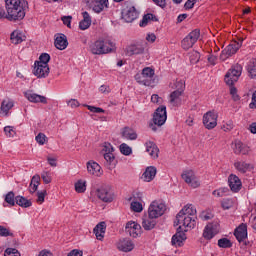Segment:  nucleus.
Wrapping results in <instances>:
<instances>
[{"label": "nucleus", "instance_id": "obj_1", "mask_svg": "<svg viewBox=\"0 0 256 256\" xmlns=\"http://www.w3.org/2000/svg\"><path fill=\"white\" fill-rule=\"evenodd\" d=\"M5 9L8 21H23L29 3L27 0H5Z\"/></svg>", "mask_w": 256, "mask_h": 256}, {"label": "nucleus", "instance_id": "obj_2", "mask_svg": "<svg viewBox=\"0 0 256 256\" xmlns=\"http://www.w3.org/2000/svg\"><path fill=\"white\" fill-rule=\"evenodd\" d=\"M92 55H107L115 51V44L110 39L97 40L89 46Z\"/></svg>", "mask_w": 256, "mask_h": 256}, {"label": "nucleus", "instance_id": "obj_3", "mask_svg": "<svg viewBox=\"0 0 256 256\" xmlns=\"http://www.w3.org/2000/svg\"><path fill=\"white\" fill-rule=\"evenodd\" d=\"M139 17V10L135 8L133 2L125 1L124 8L122 10V19L126 21V23H133L135 19Z\"/></svg>", "mask_w": 256, "mask_h": 256}, {"label": "nucleus", "instance_id": "obj_4", "mask_svg": "<svg viewBox=\"0 0 256 256\" xmlns=\"http://www.w3.org/2000/svg\"><path fill=\"white\" fill-rule=\"evenodd\" d=\"M167 206L161 200L153 201L148 208V215L151 219H159L162 215H165Z\"/></svg>", "mask_w": 256, "mask_h": 256}, {"label": "nucleus", "instance_id": "obj_5", "mask_svg": "<svg viewBox=\"0 0 256 256\" xmlns=\"http://www.w3.org/2000/svg\"><path fill=\"white\" fill-rule=\"evenodd\" d=\"M153 77H155V70L153 68L146 67L142 70L141 75H136V81L146 87H151L153 86V83H155Z\"/></svg>", "mask_w": 256, "mask_h": 256}, {"label": "nucleus", "instance_id": "obj_6", "mask_svg": "<svg viewBox=\"0 0 256 256\" xmlns=\"http://www.w3.org/2000/svg\"><path fill=\"white\" fill-rule=\"evenodd\" d=\"M96 195L104 203H112L113 199H115V193L111 185H102L97 189Z\"/></svg>", "mask_w": 256, "mask_h": 256}, {"label": "nucleus", "instance_id": "obj_7", "mask_svg": "<svg viewBox=\"0 0 256 256\" xmlns=\"http://www.w3.org/2000/svg\"><path fill=\"white\" fill-rule=\"evenodd\" d=\"M242 71L243 68L241 67V65H236L229 69L224 78L226 85H229V87H233L235 83L239 81V77H241Z\"/></svg>", "mask_w": 256, "mask_h": 256}, {"label": "nucleus", "instance_id": "obj_8", "mask_svg": "<svg viewBox=\"0 0 256 256\" xmlns=\"http://www.w3.org/2000/svg\"><path fill=\"white\" fill-rule=\"evenodd\" d=\"M176 90L170 94V103L174 107L181 105V95L185 91V82L183 80L176 81L175 83Z\"/></svg>", "mask_w": 256, "mask_h": 256}, {"label": "nucleus", "instance_id": "obj_9", "mask_svg": "<svg viewBox=\"0 0 256 256\" xmlns=\"http://www.w3.org/2000/svg\"><path fill=\"white\" fill-rule=\"evenodd\" d=\"M197 217L185 216L183 212H179L176 215V221H174V225H182L183 227H188L189 229H193L197 222L195 221Z\"/></svg>", "mask_w": 256, "mask_h": 256}, {"label": "nucleus", "instance_id": "obj_10", "mask_svg": "<svg viewBox=\"0 0 256 256\" xmlns=\"http://www.w3.org/2000/svg\"><path fill=\"white\" fill-rule=\"evenodd\" d=\"M201 35V32L199 29H195L192 32H190L183 40H182V48L186 51L191 49L195 43L199 40V37Z\"/></svg>", "mask_w": 256, "mask_h": 256}, {"label": "nucleus", "instance_id": "obj_11", "mask_svg": "<svg viewBox=\"0 0 256 256\" xmlns=\"http://www.w3.org/2000/svg\"><path fill=\"white\" fill-rule=\"evenodd\" d=\"M152 121L154 125H157V127L165 125V121H167V107H158L154 112Z\"/></svg>", "mask_w": 256, "mask_h": 256}, {"label": "nucleus", "instance_id": "obj_12", "mask_svg": "<svg viewBox=\"0 0 256 256\" xmlns=\"http://www.w3.org/2000/svg\"><path fill=\"white\" fill-rule=\"evenodd\" d=\"M239 49H241V44L239 42H237V41L231 42L222 51V53L220 55V59L222 61H227V59H229V57H232V55H235V53H237V51H239Z\"/></svg>", "mask_w": 256, "mask_h": 256}, {"label": "nucleus", "instance_id": "obj_13", "mask_svg": "<svg viewBox=\"0 0 256 256\" xmlns=\"http://www.w3.org/2000/svg\"><path fill=\"white\" fill-rule=\"evenodd\" d=\"M219 115L215 111H209L203 116V123L206 129H215Z\"/></svg>", "mask_w": 256, "mask_h": 256}, {"label": "nucleus", "instance_id": "obj_14", "mask_svg": "<svg viewBox=\"0 0 256 256\" xmlns=\"http://www.w3.org/2000/svg\"><path fill=\"white\" fill-rule=\"evenodd\" d=\"M181 177L185 181V183L190 185V187H192L193 189H197V187L201 185V183L197 179V176H195V172H193V170L184 171Z\"/></svg>", "mask_w": 256, "mask_h": 256}, {"label": "nucleus", "instance_id": "obj_15", "mask_svg": "<svg viewBox=\"0 0 256 256\" xmlns=\"http://www.w3.org/2000/svg\"><path fill=\"white\" fill-rule=\"evenodd\" d=\"M145 53V44L143 42H136L126 47V54L129 57L133 55H143Z\"/></svg>", "mask_w": 256, "mask_h": 256}, {"label": "nucleus", "instance_id": "obj_16", "mask_svg": "<svg viewBox=\"0 0 256 256\" xmlns=\"http://www.w3.org/2000/svg\"><path fill=\"white\" fill-rule=\"evenodd\" d=\"M228 185L232 193H239L240 189L243 187L241 179L235 174H230L228 177Z\"/></svg>", "mask_w": 256, "mask_h": 256}, {"label": "nucleus", "instance_id": "obj_17", "mask_svg": "<svg viewBox=\"0 0 256 256\" xmlns=\"http://www.w3.org/2000/svg\"><path fill=\"white\" fill-rule=\"evenodd\" d=\"M234 236L236 237L239 243H245V245H247V243L245 242L247 241V224L245 223L240 224L235 229Z\"/></svg>", "mask_w": 256, "mask_h": 256}, {"label": "nucleus", "instance_id": "obj_18", "mask_svg": "<svg viewBox=\"0 0 256 256\" xmlns=\"http://www.w3.org/2000/svg\"><path fill=\"white\" fill-rule=\"evenodd\" d=\"M217 233H219V225L209 223L204 229L203 237L204 239L211 240L215 235H217Z\"/></svg>", "mask_w": 256, "mask_h": 256}, {"label": "nucleus", "instance_id": "obj_19", "mask_svg": "<svg viewBox=\"0 0 256 256\" xmlns=\"http://www.w3.org/2000/svg\"><path fill=\"white\" fill-rule=\"evenodd\" d=\"M125 231L130 235V237H139V235H141V225L135 222H128L126 224Z\"/></svg>", "mask_w": 256, "mask_h": 256}, {"label": "nucleus", "instance_id": "obj_20", "mask_svg": "<svg viewBox=\"0 0 256 256\" xmlns=\"http://www.w3.org/2000/svg\"><path fill=\"white\" fill-rule=\"evenodd\" d=\"M34 75L38 78H45L49 76V65L39 64L35 62Z\"/></svg>", "mask_w": 256, "mask_h": 256}, {"label": "nucleus", "instance_id": "obj_21", "mask_svg": "<svg viewBox=\"0 0 256 256\" xmlns=\"http://www.w3.org/2000/svg\"><path fill=\"white\" fill-rule=\"evenodd\" d=\"M26 99L30 101V103H42L43 105H47V97L41 96L37 93H33L31 91L26 92L25 94Z\"/></svg>", "mask_w": 256, "mask_h": 256}, {"label": "nucleus", "instance_id": "obj_22", "mask_svg": "<svg viewBox=\"0 0 256 256\" xmlns=\"http://www.w3.org/2000/svg\"><path fill=\"white\" fill-rule=\"evenodd\" d=\"M185 239H187V236L185 235V232H183V230H181V226H179L176 234H174L172 236L171 243L175 247H181V245H183V241H185Z\"/></svg>", "mask_w": 256, "mask_h": 256}, {"label": "nucleus", "instance_id": "obj_23", "mask_svg": "<svg viewBox=\"0 0 256 256\" xmlns=\"http://www.w3.org/2000/svg\"><path fill=\"white\" fill-rule=\"evenodd\" d=\"M106 230L107 224H105V222H100L94 227L93 233L96 235V239H98V241H103Z\"/></svg>", "mask_w": 256, "mask_h": 256}, {"label": "nucleus", "instance_id": "obj_24", "mask_svg": "<svg viewBox=\"0 0 256 256\" xmlns=\"http://www.w3.org/2000/svg\"><path fill=\"white\" fill-rule=\"evenodd\" d=\"M87 170L90 175H94L95 177H101L103 175V170H101V166L97 162H88Z\"/></svg>", "mask_w": 256, "mask_h": 256}, {"label": "nucleus", "instance_id": "obj_25", "mask_svg": "<svg viewBox=\"0 0 256 256\" xmlns=\"http://www.w3.org/2000/svg\"><path fill=\"white\" fill-rule=\"evenodd\" d=\"M54 45L56 49H59L60 51L67 49L69 45V42L67 41V36H65V34H59L58 36H56Z\"/></svg>", "mask_w": 256, "mask_h": 256}, {"label": "nucleus", "instance_id": "obj_26", "mask_svg": "<svg viewBox=\"0 0 256 256\" xmlns=\"http://www.w3.org/2000/svg\"><path fill=\"white\" fill-rule=\"evenodd\" d=\"M146 151L149 153L152 159H157L159 157V147L153 141H147L145 143Z\"/></svg>", "mask_w": 256, "mask_h": 256}, {"label": "nucleus", "instance_id": "obj_27", "mask_svg": "<svg viewBox=\"0 0 256 256\" xmlns=\"http://www.w3.org/2000/svg\"><path fill=\"white\" fill-rule=\"evenodd\" d=\"M119 251H123L124 253H129V251H133L135 248V244L129 239H122L118 242L117 245Z\"/></svg>", "mask_w": 256, "mask_h": 256}, {"label": "nucleus", "instance_id": "obj_28", "mask_svg": "<svg viewBox=\"0 0 256 256\" xmlns=\"http://www.w3.org/2000/svg\"><path fill=\"white\" fill-rule=\"evenodd\" d=\"M155 175H157V168L154 166H149L146 168L145 172L142 175V179L147 183L153 181L155 179Z\"/></svg>", "mask_w": 256, "mask_h": 256}, {"label": "nucleus", "instance_id": "obj_29", "mask_svg": "<svg viewBox=\"0 0 256 256\" xmlns=\"http://www.w3.org/2000/svg\"><path fill=\"white\" fill-rule=\"evenodd\" d=\"M109 8V0H95L93 5L94 13H101Z\"/></svg>", "mask_w": 256, "mask_h": 256}, {"label": "nucleus", "instance_id": "obj_30", "mask_svg": "<svg viewBox=\"0 0 256 256\" xmlns=\"http://www.w3.org/2000/svg\"><path fill=\"white\" fill-rule=\"evenodd\" d=\"M234 153L236 155H247L249 153V146L243 144L241 141H236Z\"/></svg>", "mask_w": 256, "mask_h": 256}, {"label": "nucleus", "instance_id": "obj_31", "mask_svg": "<svg viewBox=\"0 0 256 256\" xmlns=\"http://www.w3.org/2000/svg\"><path fill=\"white\" fill-rule=\"evenodd\" d=\"M155 225H157V218H151L148 215V218H144L142 221V227L145 231H151V229H155Z\"/></svg>", "mask_w": 256, "mask_h": 256}, {"label": "nucleus", "instance_id": "obj_32", "mask_svg": "<svg viewBox=\"0 0 256 256\" xmlns=\"http://www.w3.org/2000/svg\"><path fill=\"white\" fill-rule=\"evenodd\" d=\"M122 137L124 139H128L130 141H135L137 139V132L129 127H124L121 132Z\"/></svg>", "mask_w": 256, "mask_h": 256}, {"label": "nucleus", "instance_id": "obj_33", "mask_svg": "<svg viewBox=\"0 0 256 256\" xmlns=\"http://www.w3.org/2000/svg\"><path fill=\"white\" fill-rule=\"evenodd\" d=\"M14 105L15 104L10 99L3 100L2 103H1V107H0V114L1 115H8L9 111H11V109H13Z\"/></svg>", "mask_w": 256, "mask_h": 256}, {"label": "nucleus", "instance_id": "obj_34", "mask_svg": "<svg viewBox=\"0 0 256 256\" xmlns=\"http://www.w3.org/2000/svg\"><path fill=\"white\" fill-rule=\"evenodd\" d=\"M10 39L14 45H19V43H23V41H25V35L20 31L15 30L11 33Z\"/></svg>", "mask_w": 256, "mask_h": 256}, {"label": "nucleus", "instance_id": "obj_35", "mask_svg": "<svg viewBox=\"0 0 256 256\" xmlns=\"http://www.w3.org/2000/svg\"><path fill=\"white\" fill-rule=\"evenodd\" d=\"M180 213H182L184 217H197V210L191 204L184 206Z\"/></svg>", "mask_w": 256, "mask_h": 256}, {"label": "nucleus", "instance_id": "obj_36", "mask_svg": "<svg viewBox=\"0 0 256 256\" xmlns=\"http://www.w3.org/2000/svg\"><path fill=\"white\" fill-rule=\"evenodd\" d=\"M234 167L240 173H247V171L251 170V164L243 162V161L235 162Z\"/></svg>", "mask_w": 256, "mask_h": 256}, {"label": "nucleus", "instance_id": "obj_37", "mask_svg": "<svg viewBox=\"0 0 256 256\" xmlns=\"http://www.w3.org/2000/svg\"><path fill=\"white\" fill-rule=\"evenodd\" d=\"M151 21H159V19H157V16H155L154 14H145L142 18V21H140V27H147V25H149Z\"/></svg>", "mask_w": 256, "mask_h": 256}, {"label": "nucleus", "instance_id": "obj_38", "mask_svg": "<svg viewBox=\"0 0 256 256\" xmlns=\"http://www.w3.org/2000/svg\"><path fill=\"white\" fill-rule=\"evenodd\" d=\"M15 201H16V205H19V207H24L25 209H27V207H31L33 205L31 200H27V198H25L23 196H16Z\"/></svg>", "mask_w": 256, "mask_h": 256}, {"label": "nucleus", "instance_id": "obj_39", "mask_svg": "<svg viewBox=\"0 0 256 256\" xmlns=\"http://www.w3.org/2000/svg\"><path fill=\"white\" fill-rule=\"evenodd\" d=\"M247 71L251 79H256V60H250Z\"/></svg>", "mask_w": 256, "mask_h": 256}, {"label": "nucleus", "instance_id": "obj_40", "mask_svg": "<svg viewBox=\"0 0 256 256\" xmlns=\"http://www.w3.org/2000/svg\"><path fill=\"white\" fill-rule=\"evenodd\" d=\"M104 159L110 167H115L117 165V161L115 160V154L113 152L110 153H104Z\"/></svg>", "mask_w": 256, "mask_h": 256}, {"label": "nucleus", "instance_id": "obj_41", "mask_svg": "<svg viewBox=\"0 0 256 256\" xmlns=\"http://www.w3.org/2000/svg\"><path fill=\"white\" fill-rule=\"evenodd\" d=\"M75 191L76 193H85V191H87L86 182L83 180H78L75 183Z\"/></svg>", "mask_w": 256, "mask_h": 256}, {"label": "nucleus", "instance_id": "obj_42", "mask_svg": "<svg viewBox=\"0 0 256 256\" xmlns=\"http://www.w3.org/2000/svg\"><path fill=\"white\" fill-rule=\"evenodd\" d=\"M218 247L222 249H230V247H233V243L227 238H222L218 240Z\"/></svg>", "mask_w": 256, "mask_h": 256}, {"label": "nucleus", "instance_id": "obj_43", "mask_svg": "<svg viewBox=\"0 0 256 256\" xmlns=\"http://www.w3.org/2000/svg\"><path fill=\"white\" fill-rule=\"evenodd\" d=\"M212 195H214V197H226V195H229V188L223 187V188L214 190L212 192Z\"/></svg>", "mask_w": 256, "mask_h": 256}, {"label": "nucleus", "instance_id": "obj_44", "mask_svg": "<svg viewBox=\"0 0 256 256\" xmlns=\"http://www.w3.org/2000/svg\"><path fill=\"white\" fill-rule=\"evenodd\" d=\"M5 202L8 203L10 207H15V193L13 191H10L5 196Z\"/></svg>", "mask_w": 256, "mask_h": 256}, {"label": "nucleus", "instance_id": "obj_45", "mask_svg": "<svg viewBox=\"0 0 256 256\" xmlns=\"http://www.w3.org/2000/svg\"><path fill=\"white\" fill-rule=\"evenodd\" d=\"M40 61H37L38 65H49V61H51V56L48 53H43L39 57Z\"/></svg>", "mask_w": 256, "mask_h": 256}, {"label": "nucleus", "instance_id": "obj_46", "mask_svg": "<svg viewBox=\"0 0 256 256\" xmlns=\"http://www.w3.org/2000/svg\"><path fill=\"white\" fill-rule=\"evenodd\" d=\"M120 153H122V155L129 156L131 153H133V149H131V147H129V145L126 143H123L120 145Z\"/></svg>", "mask_w": 256, "mask_h": 256}, {"label": "nucleus", "instance_id": "obj_47", "mask_svg": "<svg viewBox=\"0 0 256 256\" xmlns=\"http://www.w3.org/2000/svg\"><path fill=\"white\" fill-rule=\"evenodd\" d=\"M131 209L135 213H141V211H143V204H141L140 202H137V201H133L131 203Z\"/></svg>", "mask_w": 256, "mask_h": 256}, {"label": "nucleus", "instance_id": "obj_48", "mask_svg": "<svg viewBox=\"0 0 256 256\" xmlns=\"http://www.w3.org/2000/svg\"><path fill=\"white\" fill-rule=\"evenodd\" d=\"M4 256H21L18 249L15 248H7L4 252Z\"/></svg>", "mask_w": 256, "mask_h": 256}, {"label": "nucleus", "instance_id": "obj_49", "mask_svg": "<svg viewBox=\"0 0 256 256\" xmlns=\"http://www.w3.org/2000/svg\"><path fill=\"white\" fill-rule=\"evenodd\" d=\"M234 203H233V199H224L221 202V206L223 209L227 210V209H231V207H233Z\"/></svg>", "mask_w": 256, "mask_h": 256}, {"label": "nucleus", "instance_id": "obj_50", "mask_svg": "<svg viewBox=\"0 0 256 256\" xmlns=\"http://www.w3.org/2000/svg\"><path fill=\"white\" fill-rule=\"evenodd\" d=\"M0 237H13V233L4 226H0Z\"/></svg>", "mask_w": 256, "mask_h": 256}, {"label": "nucleus", "instance_id": "obj_51", "mask_svg": "<svg viewBox=\"0 0 256 256\" xmlns=\"http://www.w3.org/2000/svg\"><path fill=\"white\" fill-rule=\"evenodd\" d=\"M36 141L38 144L43 145L44 143H47V136L44 133H39L36 136Z\"/></svg>", "mask_w": 256, "mask_h": 256}, {"label": "nucleus", "instance_id": "obj_52", "mask_svg": "<svg viewBox=\"0 0 256 256\" xmlns=\"http://www.w3.org/2000/svg\"><path fill=\"white\" fill-rule=\"evenodd\" d=\"M47 195V190H44L42 192H37V203L41 205V203H44L45 196Z\"/></svg>", "mask_w": 256, "mask_h": 256}, {"label": "nucleus", "instance_id": "obj_53", "mask_svg": "<svg viewBox=\"0 0 256 256\" xmlns=\"http://www.w3.org/2000/svg\"><path fill=\"white\" fill-rule=\"evenodd\" d=\"M41 178L46 185H49L52 181L51 174H49V172L42 173Z\"/></svg>", "mask_w": 256, "mask_h": 256}, {"label": "nucleus", "instance_id": "obj_54", "mask_svg": "<svg viewBox=\"0 0 256 256\" xmlns=\"http://www.w3.org/2000/svg\"><path fill=\"white\" fill-rule=\"evenodd\" d=\"M85 107H87L88 111H91V113H105V110L103 108L89 105H85Z\"/></svg>", "mask_w": 256, "mask_h": 256}, {"label": "nucleus", "instance_id": "obj_55", "mask_svg": "<svg viewBox=\"0 0 256 256\" xmlns=\"http://www.w3.org/2000/svg\"><path fill=\"white\" fill-rule=\"evenodd\" d=\"M102 151H104L105 153H113L115 149L113 148L111 143L105 142Z\"/></svg>", "mask_w": 256, "mask_h": 256}, {"label": "nucleus", "instance_id": "obj_56", "mask_svg": "<svg viewBox=\"0 0 256 256\" xmlns=\"http://www.w3.org/2000/svg\"><path fill=\"white\" fill-rule=\"evenodd\" d=\"M90 27H91V22L82 20L79 23V29H81L82 31H85V29H89Z\"/></svg>", "mask_w": 256, "mask_h": 256}, {"label": "nucleus", "instance_id": "obj_57", "mask_svg": "<svg viewBox=\"0 0 256 256\" xmlns=\"http://www.w3.org/2000/svg\"><path fill=\"white\" fill-rule=\"evenodd\" d=\"M234 125H233V121L229 120L228 122H226L223 126L222 129L223 131H231L233 129Z\"/></svg>", "mask_w": 256, "mask_h": 256}, {"label": "nucleus", "instance_id": "obj_58", "mask_svg": "<svg viewBox=\"0 0 256 256\" xmlns=\"http://www.w3.org/2000/svg\"><path fill=\"white\" fill-rule=\"evenodd\" d=\"M195 3H197V0H187L184 4V8L187 9H193L195 7Z\"/></svg>", "mask_w": 256, "mask_h": 256}, {"label": "nucleus", "instance_id": "obj_59", "mask_svg": "<svg viewBox=\"0 0 256 256\" xmlns=\"http://www.w3.org/2000/svg\"><path fill=\"white\" fill-rule=\"evenodd\" d=\"M230 95H232V98L234 101H239V96L237 95V88L231 87L230 88Z\"/></svg>", "mask_w": 256, "mask_h": 256}, {"label": "nucleus", "instance_id": "obj_60", "mask_svg": "<svg viewBox=\"0 0 256 256\" xmlns=\"http://www.w3.org/2000/svg\"><path fill=\"white\" fill-rule=\"evenodd\" d=\"M71 19H73L72 16H64V17H62L63 23H64L67 27H69V29H71Z\"/></svg>", "mask_w": 256, "mask_h": 256}, {"label": "nucleus", "instance_id": "obj_61", "mask_svg": "<svg viewBox=\"0 0 256 256\" xmlns=\"http://www.w3.org/2000/svg\"><path fill=\"white\" fill-rule=\"evenodd\" d=\"M151 101H152V103L161 104L163 102V98L159 97V95H157V94H153L151 96Z\"/></svg>", "mask_w": 256, "mask_h": 256}, {"label": "nucleus", "instance_id": "obj_62", "mask_svg": "<svg viewBox=\"0 0 256 256\" xmlns=\"http://www.w3.org/2000/svg\"><path fill=\"white\" fill-rule=\"evenodd\" d=\"M4 133H6V135H8V137H13V133H15V131H13V127L6 126V127H4Z\"/></svg>", "mask_w": 256, "mask_h": 256}, {"label": "nucleus", "instance_id": "obj_63", "mask_svg": "<svg viewBox=\"0 0 256 256\" xmlns=\"http://www.w3.org/2000/svg\"><path fill=\"white\" fill-rule=\"evenodd\" d=\"M67 256H83V251L74 249V250L70 251Z\"/></svg>", "mask_w": 256, "mask_h": 256}, {"label": "nucleus", "instance_id": "obj_64", "mask_svg": "<svg viewBox=\"0 0 256 256\" xmlns=\"http://www.w3.org/2000/svg\"><path fill=\"white\" fill-rule=\"evenodd\" d=\"M68 105L72 108V109H75L77 107H79V101L75 100V99H71L69 102H68Z\"/></svg>", "mask_w": 256, "mask_h": 256}]
</instances>
